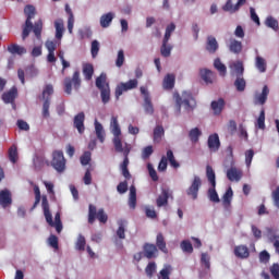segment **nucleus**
<instances>
[{
	"mask_svg": "<svg viewBox=\"0 0 279 279\" xmlns=\"http://www.w3.org/2000/svg\"><path fill=\"white\" fill-rule=\"evenodd\" d=\"M24 14L26 15L25 25L22 32V39L25 40L32 33V29L38 40H40L43 34V20H38L35 25L32 23V19L36 16V8L32 4H27L24 8Z\"/></svg>",
	"mask_w": 279,
	"mask_h": 279,
	"instance_id": "obj_1",
	"label": "nucleus"
},
{
	"mask_svg": "<svg viewBox=\"0 0 279 279\" xmlns=\"http://www.w3.org/2000/svg\"><path fill=\"white\" fill-rule=\"evenodd\" d=\"M174 99L179 110H181L182 105L187 112H193V110L197 108V101L191 92H183L181 96L180 94L175 93Z\"/></svg>",
	"mask_w": 279,
	"mask_h": 279,
	"instance_id": "obj_2",
	"label": "nucleus"
},
{
	"mask_svg": "<svg viewBox=\"0 0 279 279\" xmlns=\"http://www.w3.org/2000/svg\"><path fill=\"white\" fill-rule=\"evenodd\" d=\"M108 76L106 73H101L96 78V86L100 89V97L102 104H108L110 101V84L107 82Z\"/></svg>",
	"mask_w": 279,
	"mask_h": 279,
	"instance_id": "obj_3",
	"label": "nucleus"
},
{
	"mask_svg": "<svg viewBox=\"0 0 279 279\" xmlns=\"http://www.w3.org/2000/svg\"><path fill=\"white\" fill-rule=\"evenodd\" d=\"M110 132L113 134V147L116 151H121V147H123V142L121 141V126L119 125V119L117 117H112L110 121Z\"/></svg>",
	"mask_w": 279,
	"mask_h": 279,
	"instance_id": "obj_4",
	"label": "nucleus"
},
{
	"mask_svg": "<svg viewBox=\"0 0 279 279\" xmlns=\"http://www.w3.org/2000/svg\"><path fill=\"white\" fill-rule=\"evenodd\" d=\"M63 86H64V93L66 95H71L74 90H77L78 88L82 87V78L80 77V70L74 71L72 77L68 76L63 81Z\"/></svg>",
	"mask_w": 279,
	"mask_h": 279,
	"instance_id": "obj_5",
	"label": "nucleus"
},
{
	"mask_svg": "<svg viewBox=\"0 0 279 279\" xmlns=\"http://www.w3.org/2000/svg\"><path fill=\"white\" fill-rule=\"evenodd\" d=\"M41 206L47 223L51 226V228H56L58 234H60V232H62V222H53V216L49 209V199L47 198V195H43Z\"/></svg>",
	"mask_w": 279,
	"mask_h": 279,
	"instance_id": "obj_6",
	"label": "nucleus"
},
{
	"mask_svg": "<svg viewBox=\"0 0 279 279\" xmlns=\"http://www.w3.org/2000/svg\"><path fill=\"white\" fill-rule=\"evenodd\" d=\"M98 219L100 223H108V215L104 210V208L98 209L93 204L88 207V223H95V220Z\"/></svg>",
	"mask_w": 279,
	"mask_h": 279,
	"instance_id": "obj_7",
	"label": "nucleus"
},
{
	"mask_svg": "<svg viewBox=\"0 0 279 279\" xmlns=\"http://www.w3.org/2000/svg\"><path fill=\"white\" fill-rule=\"evenodd\" d=\"M51 166L58 173H64L66 169V159L64 158V153L62 150H54L52 153Z\"/></svg>",
	"mask_w": 279,
	"mask_h": 279,
	"instance_id": "obj_8",
	"label": "nucleus"
},
{
	"mask_svg": "<svg viewBox=\"0 0 279 279\" xmlns=\"http://www.w3.org/2000/svg\"><path fill=\"white\" fill-rule=\"evenodd\" d=\"M51 95H53V85L48 84L45 86L41 98L44 99L43 105V117L49 119V106H51Z\"/></svg>",
	"mask_w": 279,
	"mask_h": 279,
	"instance_id": "obj_9",
	"label": "nucleus"
},
{
	"mask_svg": "<svg viewBox=\"0 0 279 279\" xmlns=\"http://www.w3.org/2000/svg\"><path fill=\"white\" fill-rule=\"evenodd\" d=\"M134 88H138V80L133 78L126 83H120L116 87V99H119L123 93H128V90H134Z\"/></svg>",
	"mask_w": 279,
	"mask_h": 279,
	"instance_id": "obj_10",
	"label": "nucleus"
},
{
	"mask_svg": "<svg viewBox=\"0 0 279 279\" xmlns=\"http://www.w3.org/2000/svg\"><path fill=\"white\" fill-rule=\"evenodd\" d=\"M199 189H202V179L199 177H194L191 186L186 190V195L192 197V199H197Z\"/></svg>",
	"mask_w": 279,
	"mask_h": 279,
	"instance_id": "obj_11",
	"label": "nucleus"
},
{
	"mask_svg": "<svg viewBox=\"0 0 279 279\" xmlns=\"http://www.w3.org/2000/svg\"><path fill=\"white\" fill-rule=\"evenodd\" d=\"M245 3H247V0H238L235 4H232V0H228L222 7V10L223 12H230V14H234V12H239V10H241Z\"/></svg>",
	"mask_w": 279,
	"mask_h": 279,
	"instance_id": "obj_12",
	"label": "nucleus"
},
{
	"mask_svg": "<svg viewBox=\"0 0 279 279\" xmlns=\"http://www.w3.org/2000/svg\"><path fill=\"white\" fill-rule=\"evenodd\" d=\"M16 97H19V89L13 86L9 92L2 94V101L12 104L13 109L16 110V105L14 104Z\"/></svg>",
	"mask_w": 279,
	"mask_h": 279,
	"instance_id": "obj_13",
	"label": "nucleus"
},
{
	"mask_svg": "<svg viewBox=\"0 0 279 279\" xmlns=\"http://www.w3.org/2000/svg\"><path fill=\"white\" fill-rule=\"evenodd\" d=\"M118 154H123V162L120 166V169H128L130 166V153L132 151V146L125 143L124 146H121V150H116Z\"/></svg>",
	"mask_w": 279,
	"mask_h": 279,
	"instance_id": "obj_14",
	"label": "nucleus"
},
{
	"mask_svg": "<svg viewBox=\"0 0 279 279\" xmlns=\"http://www.w3.org/2000/svg\"><path fill=\"white\" fill-rule=\"evenodd\" d=\"M169 197H171V190L167 187L161 189V194L156 199L157 208H162V206H168Z\"/></svg>",
	"mask_w": 279,
	"mask_h": 279,
	"instance_id": "obj_15",
	"label": "nucleus"
},
{
	"mask_svg": "<svg viewBox=\"0 0 279 279\" xmlns=\"http://www.w3.org/2000/svg\"><path fill=\"white\" fill-rule=\"evenodd\" d=\"M269 96V87L265 85L262 93H256L254 96L255 106H265L267 102V97Z\"/></svg>",
	"mask_w": 279,
	"mask_h": 279,
	"instance_id": "obj_16",
	"label": "nucleus"
},
{
	"mask_svg": "<svg viewBox=\"0 0 279 279\" xmlns=\"http://www.w3.org/2000/svg\"><path fill=\"white\" fill-rule=\"evenodd\" d=\"M84 121H86V116L84 112H80L74 117L73 125L77 130L78 134H84L86 126H84Z\"/></svg>",
	"mask_w": 279,
	"mask_h": 279,
	"instance_id": "obj_17",
	"label": "nucleus"
},
{
	"mask_svg": "<svg viewBox=\"0 0 279 279\" xmlns=\"http://www.w3.org/2000/svg\"><path fill=\"white\" fill-rule=\"evenodd\" d=\"M143 254L145 258H156L158 256V247L155 244L151 243H145L143 245Z\"/></svg>",
	"mask_w": 279,
	"mask_h": 279,
	"instance_id": "obj_18",
	"label": "nucleus"
},
{
	"mask_svg": "<svg viewBox=\"0 0 279 279\" xmlns=\"http://www.w3.org/2000/svg\"><path fill=\"white\" fill-rule=\"evenodd\" d=\"M0 206L2 208H8V206H12V193L10 190H2L0 192Z\"/></svg>",
	"mask_w": 279,
	"mask_h": 279,
	"instance_id": "obj_19",
	"label": "nucleus"
},
{
	"mask_svg": "<svg viewBox=\"0 0 279 279\" xmlns=\"http://www.w3.org/2000/svg\"><path fill=\"white\" fill-rule=\"evenodd\" d=\"M208 148L210 151H219V147H221V142L219 141V135L214 133L209 135L207 141Z\"/></svg>",
	"mask_w": 279,
	"mask_h": 279,
	"instance_id": "obj_20",
	"label": "nucleus"
},
{
	"mask_svg": "<svg viewBox=\"0 0 279 279\" xmlns=\"http://www.w3.org/2000/svg\"><path fill=\"white\" fill-rule=\"evenodd\" d=\"M233 254L236 258H250V248L247 247V245L241 244L234 247Z\"/></svg>",
	"mask_w": 279,
	"mask_h": 279,
	"instance_id": "obj_21",
	"label": "nucleus"
},
{
	"mask_svg": "<svg viewBox=\"0 0 279 279\" xmlns=\"http://www.w3.org/2000/svg\"><path fill=\"white\" fill-rule=\"evenodd\" d=\"M210 107H211L214 114L219 117V114H221V112H223V108H226V100H223V98L214 100V101H211Z\"/></svg>",
	"mask_w": 279,
	"mask_h": 279,
	"instance_id": "obj_22",
	"label": "nucleus"
},
{
	"mask_svg": "<svg viewBox=\"0 0 279 279\" xmlns=\"http://www.w3.org/2000/svg\"><path fill=\"white\" fill-rule=\"evenodd\" d=\"M227 178L230 182H240L243 178V172L236 168H230L227 170Z\"/></svg>",
	"mask_w": 279,
	"mask_h": 279,
	"instance_id": "obj_23",
	"label": "nucleus"
},
{
	"mask_svg": "<svg viewBox=\"0 0 279 279\" xmlns=\"http://www.w3.org/2000/svg\"><path fill=\"white\" fill-rule=\"evenodd\" d=\"M56 44L54 41L47 40L46 41V49H48V56H47V61L50 63L56 62Z\"/></svg>",
	"mask_w": 279,
	"mask_h": 279,
	"instance_id": "obj_24",
	"label": "nucleus"
},
{
	"mask_svg": "<svg viewBox=\"0 0 279 279\" xmlns=\"http://www.w3.org/2000/svg\"><path fill=\"white\" fill-rule=\"evenodd\" d=\"M206 49L209 53H217V49H219V43H217V38H215L214 36H208Z\"/></svg>",
	"mask_w": 279,
	"mask_h": 279,
	"instance_id": "obj_25",
	"label": "nucleus"
},
{
	"mask_svg": "<svg viewBox=\"0 0 279 279\" xmlns=\"http://www.w3.org/2000/svg\"><path fill=\"white\" fill-rule=\"evenodd\" d=\"M9 53H12L13 56H24V53H27V49L25 47L20 46L17 44H11L8 46Z\"/></svg>",
	"mask_w": 279,
	"mask_h": 279,
	"instance_id": "obj_26",
	"label": "nucleus"
},
{
	"mask_svg": "<svg viewBox=\"0 0 279 279\" xmlns=\"http://www.w3.org/2000/svg\"><path fill=\"white\" fill-rule=\"evenodd\" d=\"M156 247L160 250L163 254H169V250L167 248V242L165 241V235L162 233H158L156 238Z\"/></svg>",
	"mask_w": 279,
	"mask_h": 279,
	"instance_id": "obj_27",
	"label": "nucleus"
},
{
	"mask_svg": "<svg viewBox=\"0 0 279 279\" xmlns=\"http://www.w3.org/2000/svg\"><path fill=\"white\" fill-rule=\"evenodd\" d=\"M229 51H231V53H235L236 56H239V53L243 51V43L236 39H230Z\"/></svg>",
	"mask_w": 279,
	"mask_h": 279,
	"instance_id": "obj_28",
	"label": "nucleus"
},
{
	"mask_svg": "<svg viewBox=\"0 0 279 279\" xmlns=\"http://www.w3.org/2000/svg\"><path fill=\"white\" fill-rule=\"evenodd\" d=\"M83 75L87 82H90V80H93V75H95V68L92 63L83 64Z\"/></svg>",
	"mask_w": 279,
	"mask_h": 279,
	"instance_id": "obj_29",
	"label": "nucleus"
},
{
	"mask_svg": "<svg viewBox=\"0 0 279 279\" xmlns=\"http://www.w3.org/2000/svg\"><path fill=\"white\" fill-rule=\"evenodd\" d=\"M206 178L210 186H217V175L215 174V170L210 165L206 166Z\"/></svg>",
	"mask_w": 279,
	"mask_h": 279,
	"instance_id": "obj_30",
	"label": "nucleus"
},
{
	"mask_svg": "<svg viewBox=\"0 0 279 279\" xmlns=\"http://www.w3.org/2000/svg\"><path fill=\"white\" fill-rule=\"evenodd\" d=\"M175 86V75L174 74H167L163 78V88L166 90H172Z\"/></svg>",
	"mask_w": 279,
	"mask_h": 279,
	"instance_id": "obj_31",
	"label": "nucleus"
},
{
	"mask_svg": "<svg viewBox=\"0 0 279 279\" xmlns=\"http://www.w3.org/2000/svg\"><path fill=\"white\" fill-rule=\"evenodd\" d=\"M114 20V13L109 12L106 14H102L100 17V27H110V23Z\"/></svg>",
	"mask_w": 279,
	"mask_h": 279,
	"instance_id": "obj_32",
	"label": "nucleus"
},
{
	"mask_svg": "<svg viewBox=\"0 0 279 279\" xmlns=\"http://www.w3.org/2000/svg\"><path fill=\"white\" fill-rule=\"evenodd\" d=\"M95 132L98 141L104 143V141H106V131H104V125L97 120L95 121Z\"/></svg>",
	"mask_w": 279,
	"mask_h": 279,
	"instance_id": "obj_33",
	"label": "nucleus"
},
{
	"mask_svg": "<svg viewBox=\"0 0 279 279\" xmlns=\"http://www.w3.org/2000/svg\"><path fill=\"white\" fill-rule=\"evenodd\" d=\"M264 23H265L266 27H269L274 32H279V24H278V20H276V17H274L271 15L267 16Z\"/></svg>",
	"mask_w": 279,
	"mask_h": 279,
	"instance_id": "obj_34",
	"label": "nucleus"
},
{
	"mask_svg": "<svg viewBox=\"0 0 279 279\" xmlns=\"http://www.w3.org/2000/svg\"><path fill=\"white\" fill-rule=\"evenodd\" d=\"M54 27H56V38H58V40H61L64 34V21L57 20L54 22Z\"/></svg>",
	"mask_w": 279,
	"mask_h": 279,
	"instance_id": "obj_35",
	"label": "nucleus"
},
{
	"mask_svg": "<svg viewBox=\"0 0 279 279\" xmlns=\"http://www.w3.org/2000/svg\"><path fill=\"white\" fill-rule=\"evenodd\" d=\"M162 136H165V128H162V125H157L154 129V143H160V141H162Z\"/></svg>",
	"mask_w": 279,
	"mask_h": 279,
	"instance_id": "obj_36",
	"label": "nucleus"
},
{
	"mask_svg": "<svg viewBox=\"0 0 279 279\" xmlns=\"http://www.w3.org/2000/svg\"><path fill=\"white\" fill-rule=\"evenodd\" d=\"M129 206L134 210L136 208V186H130Z\"/></svg>",
	"mask_w": 279,
	"mask_h": 279,
	"instance_id": "obj_37",
	"label": "nucleus"
},
{
	"mask_svg": "<svg viewBox=\"0 0 279 279\" xmlns=\"http://www.w3.org/2000/svg\"><path fill=\"white\" fill-rule=\"evenodd\" d=\"M201 77L206 82V84H213V77H215V74L208 69H203L201 70Z\"/></svg>",
	"mask_w": 279,
	"mask_h": 279,
	"instance_id": "obj_38",
	"label": "nucleus"
},
{
	"mask_svg": "<svg viewBox=\"0 0 279 279\" xmlns=\"http://www.w3.org/2000/svg\"><path fill=\"white\" fill-rule=\"evenodd\" d=\"M199 136H202V130H199V128H194L189 132L191 143H198Z\"/></svg>",
	"mask_w": 279,
	"mask_h": 279,
	"instance_id": "obj_39",
	"label": "nucleus"
},
{
	"mask_svg": "<svg viewBox=\"0 0 279 279\" xmlns=\"http://www.w3.org/2000/svg\"><path fill=\"white\" fill-rule=\"evenodd\" d=\"M255 66L259 73H265V71H267V62L263 59V57H256Z\"/></svg>",
	"mask_w": 279,
	"mask_h": 279,
	"instance_id": "obj_40",
	"label": "nucleus"
},
{
	"mask_svg": "<svg viewBox=\"0 0 279 279\" xmlns=\"http://www.w3.org/2000/svg\"><path fill=\"white\" fill-rule=\"evenodd\" d=\"M214 66L217 69L220 75L226 76V73H228V69L226 68V64L221 62V59H216L214 61Z\"/></svg>",
	"mask_w": 279,
	"mask_h": 279,
	"instance_id": "obj_41",
	"label": "nucleus"
},
{
	"mask_svg": "<svg viewBox=\"0 0 279 279\" xmlns=\"http://www.w3.org/2000/svg\"><path fill=\"white\" fill-rule=\"evenodd\" d=\"M143 108L146 114H154V104H151V97L146 96Z\"/></svg>",
	"mask_w": 279,
	"mask_h": 279,
	"instance_id": "obj_42",
	"label": "nucleus"
},
{
	"mask_svg": "<svg viewBox=\"0 0 279 279\" xmlns=\"http://www.w3.org/2000/svg\"><path fill=\"white\" fill-rule=\"evenodd\" d=\"M9 159L11 162L16 163V160H19V149L16 148V145H12L9 148Z\"/></svg>",
	"mask_w": 279,
	"mask_h": 279,
	"instance_id": "obj_43",
	"label": "nucleus"
},
{
	"mask_svg": "<svg viewBox=\"0 0 279 279\" xmlns=\"http://www.w3.org/2000/svg\"><path fill=\"white\" fill-rule=\"evenodd\" d=\"M75 248L78 252H84V250H86V238H84V235L78 234L76 243H75Z\"/></svg>",
	"mask_w": 279,
	"mask_h": 279,
	"instance_id": "obj_44",
	"label": "nucleus"
},
{
	"mask_svg": "<svg viewBox=\"0 0 279 279\" xmlns=\"http://www.w3.org/2000/svg\"><path fill=\"white\" fill-rule=\"evenodd\" d=\"M167 161L170 162V166L173 167V169H179L180 162L175 160V156H173V150L169 149L167 150Z\"/></svg>",
	"mask_w": 279,
	"mask_h": 279,
	"instance_id": "obj_45",
	"label": "nucleus"
},
{
	"mask_svg": "<svg viewBox=\"0 0 279 279\" xmlns=\"http://www.w3.org/2000/svg\"><path fill=\"white\" fill-rule=\"evenodd\" d=\"M217 186H211L208 190V198L210 202H214V204H219L220 199H219V194H217Z\"/></svg>",
	"mask_w": 279,
	"mask_h": 279,
	"instance_id": "obj_46",
	"label": "nucleus"
},
{
	"mask_svg": "<svg viewBox=\"0 0 279 279\" xmlns=\"http://www.w3.org/2000/svg\"><path fill=\"white\" fill-rule=\"evenodd\" d=\"M233 71L235 72L238 77H243V73L245 71V68L243 66V62L238 61L232 64Z\"/></svg>",
	"mask_w": 279,
	"mask_h": 279,
	"instance_id": "obj_47",
	"label": "nucleus"
},
{
	"mask_svg": "<svg viewBox=\"0 0 279 279\" xmlns=\"http://www.w3.org/2000/svg\"><path fill=\"white\" fill-rule=\"evenodd\" d=\"M125 223L126 221L125 220H119L118 221V230H117V236L120 238V239H125Z\"/></svg>",
	"mask_w": 279,
	"mask_h": 279,
	"instance_id": "obj_48",
	"label": "nucleus"
},
{
	"mask_svg": "<svg viewBox=\"0 0 279 279\" xmlns=\"http://www.w3.org/2000/svg\"><path fill=\"white\" fill-rule=\"evenodd\" d=\"M234 86L239 93H243L246 86L245 78H243L242 76H238L234 82Z\"/></svg>",
	"mask_w": 279,
	"mask_h": 279,
	"instance_id": "obj_49",
	"label": "nucleus"
},
{
	"mask_svg": "<svg viewBox=\"0 0 279 279\" xmlns=\"http://www.w3.org/2000/svg\"><path fill=\"white\" fill-rule=\"evenodd\" d=\"M34 193H35V203L31 208V210H34L38 206V204H40V199L43 203V196L40 195V187H38V185L34 186Z\"/></svg>",
	"mask_w": 279,
	"mask_h": 279,
	"instance_id": "obj_50",
	"label": "nucleus"
},
{
	"mask_svg": "<svg viewBox=\"0 0 279 279\" xmlns=\"http://www.w3.org/2000/svg\"><path fill=\"white\" fill-rule=\"evenodd\" d=\"M255 125L258 130H265V109L260 110Z\"/></svg>",
	"mask_w": 279,
	"mask_h": 279,
	"instance_id": "obj_51",
	"label": "nucleus"
},
{
	"mask_svg": "<svg viewBox=\"0 0 279 279\" xmlns=\"http://www.w3.org/2000/svg\"><path fill=\"white\" fill-rule=\"evenodd\" d=\"M171 49H173V47H171L169 44H165L162 41L161 48H160V53L163 58H169V56H171Z\"/></svg>",
	"mask_w": 279,
	"mask_h": 279,
	"instance_id": "obj_52",
	"label": "nucleus"
},
{
	"mask_svg": "<svg viewBox=\"0 0 279 279\" xmlns=\"http://www.w3.org/2000/svg\"><path fill=\"white\" fill-rule=\"evenodd\" d=\"M145 274H146V276H148V278H151L154 276V274H156V263L155 262L148 263V265L145 268Z\"/></svg>",
	"mask_w": 279,
	"mask_h": 279,
	"instance_id": "obj_53",
	"label": "nucleus"
},
{
	"mask_svg": "<svg viewBox=\"0 0 279 279\" xmlns=\"http://www.w3.org/2000/svg\"><path fill=\"white\" fill-rule=\"evenodd\" d=\"M124 62H125V52L123 50H119L118 51V57H117V60H116V66L121 69V66H123Z\"/></svg>",
	"mask_w": 279,
	"mask_h": 279,
	"instance_id": "obj_54",
	"label": "nucleus"
},
{
	"mask_svg": "<svg viewBox=\"0 0 279 279\" xmlns=\"http://www.w3.org/2000/svg\"><path fill=\"white\" fill-rule=\"evenodd\" d=\"M90 53L93 58H97L99 54V41L97 39L92 41Z\"/></svg>",
	"mask_w": 279,
	"mask_h": 279,
	"instance_id": "obj_55",
	"label": "nucleus"
},
{
	"mask_svg": "<svg viewBox=\"0 0 279 279\" xmlns=\"http://www.w3.org/2000/svg\"><path fill=\"white\" fill-rule=\"evenodd\" d=\"M201 263L205 266V269H210V256L208 253H203L201 256Z\"/></svg>",
	"mask_w": 279,
	"mask_h": 279,
	"instance_id": "obj_56",
	"label": "nucleus"
},
{
	"mask_svg": "<svg viewBox=\"0 0 279 279\" xmlns=\"http://www.w3.org/2000/svg\"><path fill=\"white\" fill-rule=\"evenodd\" d=\"M233 195H234V193L232 192V187H229L222 196L223 204H230L232 202Z\"/></svg>",
	"mask_w": 279,
	"mask_h": 279,
	"instance_id": "obj_57",
	"label": "nucleus"
},
{
	"mask_svg": "<svg viewBox=\"0 0 279 279\" xmlns=\"http://www.w3.org/2000/svg\"><path fill=\"white\" fill-rule=\"evenodd\" d=\"M252 160H254V150L248 149L245 151V163L246 167H252Z\"/></svg>",
	"mask_w": 279,
	"mask_h": 279,
	"instance_id": "obj_58",
	"label": "nucleus"
},
{
	"mask_svg": "<svg viewBox=\"0 0 279 279\" xmlns=\"http://www.w3.org/2000/svg\"><path fill=\"white\" fill-rule=\"evenodd\" d=\"M90 156H92L90 151H85V153L81 156L80 160H81V165H83V167H86V165H89V162H90Z\"/></svg>",
	"mask_w": 279,
	"mask_h": 279,
	"instance_id": "obj_59",
	"label": "nucleus"
},
{
	"mask_svg": "<svg viewBox=\"0 0 279 279\" xmlns=\"http://www.w3.org/2000/svg\"><path fill=\"white\" fill-rule=\"evenodd\" d=\"M181 248L187 254H193V244H191L189 241H183L181 243Z\"/></svg>",
	"mask_w": 279,
	"mask_h": 279,
	"instance_id": "obj_60",
	"label": "nucleus"
},
{
	"mask_svg": "<svg viewBox=\"0 0 279 279\" xmlns=\"http://www.w3.org/2000/svg\"><path fill=\"white\" fill-rule=\"evenodd\" d=\"M151 154H154V146H146L142 151V158H144V160H147V158H149Z\"/></svg>",
	"mask_w": 279,
	"mask_h": 279,
	"instance_id": "obj_61",
	"label": "nucleus"
},
{
	"mask_svg": "<svg viewBox=\"0 0 279 279\" xmlns=\"http://www.w3.org/2000/svg\"><path fill=\"white\" fill-rule=\"evenodd\" d=\"M48 244L50 245V247H53V250H58L59 248L58 238L56 235L51 234L48 238Z\"/></svg>",
	"mask_w": 279,
	"mask_h": 279,
	"instance_id": "obj_62",
	"label": "nucleus"
},
{
	"mask_svg": "<svg viewBox=\"0 0 279 279\" xmlns=\"http://www.w3.org/2000/svg\"><path fill=\"white\" fill-rule=\"evenodd\" d=\"M171 275V266L168 265L163 269L160 270L161 279H169V276Z\"/></svg>",
	"mask_w": 279,
	"mask_h": 279,
	"instance_id": "obj_63",
	"label": "nucleus"
},
{
	"mask_svg": "<svg viewBox=\"0 0 279 279\" xmlns=\"http://www.w3.org/2000/svg\"><path fill=\"white\" fill-rule=\"evenodd\" d=\"M270 272H271V276L275 278V279H279V265L278 264H274L270 268Z\"/></svg>",
	"mask_w": 279,
	"mask_h": 279,
	"instance_id": "obj_64",
	"label": "nucleus"
}]
</instances>
